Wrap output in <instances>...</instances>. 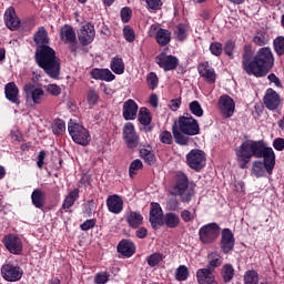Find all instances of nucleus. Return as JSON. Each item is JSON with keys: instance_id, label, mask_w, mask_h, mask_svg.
Segmentation results:
<instances>
[{"instance_id": "f257e3e1", "label": "nucleus", "mask_w": 284, "mask_h": 284, "mask_svg": "<svg viewBox=\"0 0 284 284\" xmlns=\"http://www.w3.org/2000/svg\"><path fill=\"white\" fill-rule=\"evenodd\" d=\"M235 156L242 170L247 168L252 156L263 159V162L255 161L252 166V174L257 179L265 176V170L267 174H272L276 165L274 149L267 146L263 141L246 140L235 149Z\"/></svg>"}, {"instance_id": "f03ea898", "label": "nucleus", "mask_w": 284, "mask_h": 284, "mask_svg": "<svg viewBox=\"0 0 284 284\" xmlns=\"http://www.w3.org/2000/svg\"><path fill=\"white\" fill-rule=\"evenodd\" d=\"M242 65L248 75L253 74V77L258 78L265 77L267 72L274 68V53L268 47H263L260 48L254 55L252 45L245 44L243 48Z\"/></svg>"}, {"instance_id": "7ed1b4c3", "label": "nucleus", "mask_w": 284, "mask_h": 284, "mask_svg": "<svg viewBox=\"0 0 284 284\" xmlns=\"http://www.w3.org/2000/svg\"><path fill=\"white\" fill-rule=\"evenodd\" d=\"M36 63L44 70L51 79H59L61 74V62L57 52L50 45L38 47L36 50Z\"/></svg>"}, {"instance_id": "20e7f679", "label": "nucleus", "mask_w": 284, "mask_h": 284, "mask_svg": "<svg viewBox=\"0 0 284 284\" xmlns=\"http://www.w3.org/2000/svg\"><path fill=\"white\" fill-rule=\"evenodd\" d=\"M23 94L27 105L29 108H34L36 105H41L48 99V93L41 84H33L28 82L23 85Z\"/></svg>"}, {"instance_id": "39448f33", "label": "nucleus", "mask_w": 284, "mask_h": 284, "mask_svg": "<svg viewBox=\"0 0 284 284\" xmlns=\"http://www.w3.org/2000/svg\"><path fill=\"white\" fill-rule=\"evenodd\" d=\"M172 194L175 196H181L183 203H190L192 196H194V191L190 189V181L187 175L184 173H178L175 175V184L173 186Z\"/></svg>"}, {"instance_id": "423d86ee", "label": "nucleus", "mask_w": 284, "mask_h": 284, "mask_svg": "<svg viewBox=\"0 0 284 284\" xmlns=\"http://www.w3.org/2000/svg\"><path fill=\"white\" fill-rule=\"evenodd\" d=\"M69 134L78 145H90V141H92V136H90V131L83 128V125L75 123L70 120L68 125Z\"/></svg>"}, {"instance_id": "0eeeda50", "label": "nucleus", "mask_w": 284, "mask_h": 284, "mask_svg": "<svg viewBox=\"0 0 284 284\" xmlns=\"http://www.w3.org/2000/svg\"><path fill=\"white\" fill-rule=\"evenodd\" d=\"M176 125L178 130H180L182 134H186V136H196V134L201 132L199 122L190 114L180 116Z\"/></svg>"}, {"instance_id": "6e6552de", "label": "nucleus", "mask_w": 284, "mask_h": 284, "mask_svg": "<svg viewBox=\"0 0 284 284\" xmlns=\"http://www.w3.org/2000/svg\"><path fill=\"white\" fill-rule=\"evenodd\" d=\"M220 234H221V226H219V224L216 223L205 224L199 230L200 241L204 245H210L214 243V241L219 239Z\"/></svg>"}, {"instance_id": "1a4fd4ad", "label": "nucleus", "mask_w": 284, "mask_h": 284, "mask_svg": "<svg viewBox=\"0 0 284 284\" xmlns=\"http://www.w3.org/2000/svg\"><path fill=\"white\" fill-rule=\"evenodd\" d=\"M205 162V152L199 149H193L186 154V163L191 170H203Z\"/></svg>"}, {"instance_id": "9d476101", "label": "nucleus", "mask_w": 284, "mask_h": 284, "mask_svg": "<svg viewBox=\"0 0 284 284\" xmlns=\"http://www.w3.org/2000/svg\"><path fill=\"white\" fill-rule=\"evenodd\" d=\"M1 275L4 281H9V283H16V281H21L23 277V270L14 264L8 263L2 265Z\"/></svg>"}, {"instance_id": "9b49d317", "label": "nucleus", "mask_w": 284, "mask_h": 284, "mask_svg": "<svg viewBox=\"0 0 284 284\" xmlns=\"http://www.w3.org/2000/svg\"><path fill=\"white\" fill-rule=\"evenodd\" d=\"M217 108L225 116V119H230L234 116V111L236 110V103L234 102V99H232L230 95L224 94L221 95L217 102Z\"/></svg>"}, {"instance_id": "f8f14e48", "label": "nucleus", "mask_w": 284, "mask_h": 284, "mask_svg": "<svg viewBox=\"0 0 284 284\" xmlns=\"http://www.w3.org/2000/svg\"><path fill=\"white\" fill-rule=\"evenodd\" d=\"M148 33L149 37H155L159 45H168L172 39V33L168 29H161L159 24H152Z\"/></svg>"}, {"instance_id": "ddd939ff", "label": "nucleus", "mask_w": 284, "mask_h": 284, "mask_svg": "<svg viewBox=\"0 0 284 284\" xmlns=\"http://www.w3.org/2000/svg\"><path fill=\"white\" fill-rule=\"evenodd\" d=\"M4 247L10 254L19 255L23 252V241L14 234H9L3 237Z\"/></svg>"}, {"instance_id": "4468645a", "label": "nucleus", "mask_w": 284, "mask_h": 284, "mask_svg": "<svg viewBox=\"0 0 284 284\" xmlns=\"http://www.w3.org/2000/svg\"><path fill=\"white\" fill-rule=\"evenodd\" d=\"M163 209H161V204L152 202L149 215L151 227H153V230L161 227L163 225Z\"/></svg>"}, {"instance_id": "2eb2a0df", "label": "nucleus", "mask_w": 284, "mask_h": 284, "mask_svg": "<svg viewBox=\"0 0 284 284\" xmlns=\"http://www.w3.org/2000/svg\"><path fill=\"white\" fill-rule=\"evenodd\" d=\"M97 32L94 31V26L92 23L83 24L78 31V39L82 45H90L94 41Z\"/></svg>"}, {"instance_id": "dca6fc26", "label": "nucleus", "mask_w": 284, "mask_h": 284, "mask_svg": "<svg viewBox=\"0 0 284 284\" xmlns=\"http://www.w3.org/2000/svg\"><path fill=\"white\" fill-rule=\"evenodd\" d=\"M123 138L128 148L134 149L139 146V135L132 122H128L123 126Z\"/></svg>"}, {"instance_id": "f3484780", "label": "nucleus", "mask_w": 284, "mask_h": 284, "mask_svg": "<svg viewBox=\"0 0 284 284\" xmlns=\"http://www.w3.org/2000/svg\"><path fill=\"white\" fill-rule=\"evenodd\" d=\"M155 62L158 65L162 68L165 72H170V70H176V65H179V59L173 55H168L165 53H161L155 58Z\"/></svg>"}, {"instance_id": "a211bd4d", "label": "nucleus", "mask_w": 284, "mask_h": 284, "mask_svg": "<svg viewBox=\"0 0 284 284\" xmlns=\"http://www.w3.org/2000/svg\"><path fill=\"white\" fill-rule=\"evenodd\" d=\"M139 114V104L132 99L126 100L123 103L122 116L125 121H134Z\"/></svg>"}, {"instance_id": "6ab92c4d", "label": "nucleus", "mask_w": 284, "mask_h": 284, "mask_svg": "<svg viewBox=\"0 0 284 284\" xmlns=\"http://www.w3.org/2000/svg\"><path fill=\"white\" fill-rule=\"evenodd\" d=\"M263 101L267 110H276L281 105V95L274 89H267Z\"/></svg>"}, {"instance_id": "aec40b11", "label": "nucleus", "mask_w": 284, "mask_h": 284, "mask_svg": "<svg viewBox=\"0 0 284 284\" xmlns=\"http://www.w3.org/2000/svg\"><path fill=\"white\" fill-rule=\"evenodd\" d=\"M199 74L206 83H216V71L210 67V63L203 62L197 67Z\"/></svg>"}, {"instance_id": "412c9836", "label": "nucleus", "mask_w": 284, "mask_h": 284, "mask_svg": "<svg viewBox=\"0 0 284 284\" xmlns=\"http://www.w3.org/2000/svg\"><path fill=\"white\" fill-rule=\"evenodd\" d=\"M4 23L9 30H17L21 26V20H19L12 7L8 8L4 12Z\"/></svg>"}, {"instance_id": "4be33fe9", "label": "nucleus", "mask_w": 284, "mask_h": 284, "mask_svg": "<svg viewBox=\"0 0 284 284\" xmlns=\"http://www.w3.org/2000/svg\"><path fill=\"white\" fill-rule=\"evenodd\" d=\"M106 207L112 214H121L123 212V199L119 195H110L106 199Z\"/></svg>"}, {"instance_id": "5701e85b", "label": "nucleus", "mask_w": 284, "mask_h": 284, "mask_svg": "<svg viewBox=\"0 0 284 284\" xmlns=\"http://www.w3.org/2000/svg\"><path fill=\"white\" fill-rule=\"evenodd\" d=\"M221 247L225 254L234 250V234L230 229L222 231Z\"/></svg>"}, {"instance_id": "b1692460", "label": "nucleus", "mask_w": 284, "mask_h": 284, "mask_svg": "<svg viewBox=\"0 0 284 284\" xmlns=\"http://www.w3.org/2000/svg\"><path fill=\"white\" fill-rule=\"evenodd\" d=\"M196 281L199 284H219L214 277V273L210 268L197 270Z\"/></svg>"}, {"instance_id": "393cba45", "label": "nucleus", "mask_w": 284, "mask_h": 284, "mask_svg": "<svg viewBox=\"0 0 284 284\" xmlns=\"http://www.w3.org/2000/svg\"><path fill=\"white\" fill-rule=\"evenodd\" d=\"M91 77L98 81H106V83L116 79V75H114L110 69H93L91 71Z\"/></svg>"}, {"instance_id": "a878e982", "label": "nucleus", "mask_w": 284, "mask_h": 284, "mask_svg": "<svg viewBox=\"0 0 284 284\" xmlns=\"http://www.w3.org/2000/svg\"><path fill=\"white\" fill-rule=\"evenodd\" d=\"M4 94L8 101L11 103H16L19 105L21 102L19 101V87L14 82H9L4 87Z\"/></svg>"}, {"instance_id": "bb28decb", "label": "nucleus", "mask_w": 284, "mask_h": 284, "mask_svg": "<svg viewBox=\"0 0 284 284\" xmlns=\"http://www.w3.org/2000/svg\"><path fill=\"white\" fill-rule=\"evenodd\" d=\"M118 252L122 254V256L130 258V256H133L134 252H136V246H134V243L123 240L118 245Z\"/></svg>"}, {"instance_id": "cd10ccee", "label": "nucleus", "mask_w": 284, "mask_h": 284, "mask_svg": "<svg viewBox=\"0 0 284 284\" xmlns=\"http://www.w3.org/2000/svg\"><path fill=\"white\" fill-rule=\"evenodd\" d=\"M61 41L64 43H74L77 41V33L70 26H64L60 31Z\"/></svg>"}, {"instance_id": "c85d7f7f", "label": "nucleus", "mask_w": 284, "mask_h": 284, "mask_svg": "<svg viewBox=\"0 0 284 284\" xmlns=\"http://www.w3.org/2000/svg\"><path fill=\"white\" fill-rule=\"evenodd\" d=\"M31 201L34 207L42 210L43 205H45V192L36 189L31 194Z\"/></svg>"}, {"instance_id": "c756f323", "label": "nucleus", "mask_w": 284, "mask_h": 284, "mask_svg": "<svg viewBox=\"0 0 284 284\" xmlns=\"http://www.w3.org/2000/svg\"><path fill=\"white\" fill-rule=\"evenodd\" d=\"M34 43L38 48H43V45H48L50 43V39L48 38V31L45 28L41 27L33 37Z\"/></svg>"}, {"instance_id": "7c9ffc66", "label": "nucleus", "mask_w": 284, "mask_h": 284, "mask_svg": "<svg viewBox=\"0 0 284 284\" xmlns=\"http://www.w3.org/2000/svg\"><path fill=\"white\" fill-rule=\"evenodd\" d=\"M163 225L166 227H170L171 230H174V227H179V223H181V219L176 213H166L163 219Z\"/></svg>"}, {"instance_id": "2f4dec72", "label": "nucleus", "mask_w": 284, "mask_h": 284, "mask_svg": "<svg viewBox=\"0 0 284 284\" xmlns=\"http://www.w3.org/2000/svg\"><path fill=\"white\" fill-rule=\"evenodd\" d=\"M110 68L114 74H123V72H125V63L123 62V59L119 57H114L111 60Z\"/></svg>"}, {"instance_id": "473e14b6", "label": "nucleus", "mask_w": 284, "mask_h": 284, "mask_svg": "<svg viewBox=\"0 0 284 284\" xmlns=\"http://www.w3.org/2000/svg\"><path fill=\"white\" fill-rule=\"evenodd\" d=\"M138 121L141 125H150L152 123V113L148 110V108H140L138 114Z\"/></svg>"}, {"instance_id": "72a5a7b5", "label": "nucleus", "mask_w": 284, "mask_h": 284, "mask_svg": "<svg viewBox=\"0 0 284 284\" xmlns=\"http://www.w3.org/2000/svg\"><path fill=\"white\" fill-rule=\"evenodd\" d=\"M77 199H79V189H74L65 196L62 204L63 210H70L77 202Z\"/></svg>"}, {"instance_id": "f704fd0d", "label": "nucleus", "mask_w": 284, "mask_h": 284, "mask_svg": "<svg viewBox=\"0 0 284 284\" xmlns=\"http://www.w3.org/2000/svg\"><path fill=\"white\" fill-rule=\"evenodd\" d=\"M253 43L260 47L267 45L270 43V34L266 31H257L253 37Z\"/></svg>"}, {"instance_id": "c9c22d12", "label": "nucleus", "mask_w": 284, "mask_h": 284, "mask_svg": "<svg viewBox=\"0 0 284 284\" xmlns=\"http://www.w3.org/2000/svg\"><path fill=\"white\" fill-rule=\"evenodd\" d=\"M126 221L130 225V227H139L140 225H143V215H141L140 213L136 212H131L128 217Z\"/></svg>"}, {"instance_id": "e433bc0d", "label": "nucleus", "mask_w": 284, "mask_h": 284, "mask_svg": "<svg viewBox=\"0 0 284 284\" xmlns=\"http://www.w3.org/2000/svg\"><path fill=\"white\" fill-rule=\"evenodd\" d=\"M140 156L148 163V165H154L156 163V156L154 155V152H152V149H141Z\"/></svg>"}, {"instance_id": "4c0bfd02", "label": "nucleus", "mask_w": 284, "mask_h": 284, "mask_svg": "<svg viewBox=\"0 0 284 284\" xmlns=\"http://www.w3.org/2000/svg\"><path fill=\"white\" fill-rule=\"evenodd\" d=\"M173 139L178 145H187V143H190V138L175 128H173Z\"/></svg>"}, {"instance_id": "58836bf2", "label": "nucleus", "mask_w": 284, "mask_h": 284, "mask_svg": "<svg viewBox=\"0 0 284 284\" xmlns=\"http://www.w3.org/2000/svg\"><path fill=\"white\" fill-rule=\"evenodd\" d=\"M221 263H223V260L221 258V255H219L217 253H211L209 255V265H207V270H210L211 272L213 270H216V267H219L221 265Z\"/></svg>"}, {"instance_id": "ea45409f", "label": "nucleus", "mask_w": 284, "mask_h": 284, "mask_svg": "<svg viewBox=\"0 0 284 284\" xmlns=\"http://www.w3.org/2000/svg\"><path fill=\"white\" fill-rule=\"evenodd\" d=\"M189 28L186 24H179L174 30V36L178 41H185L187 39Z\"/></svg>"}, {"instance_id": "a19ab883", "label": "nucleus", "mask_w": 284, "mask_h": 284, "mask_svg": "<svg viewBox=\"0 0 284 284\" xmlns=\"http://www.w3.org/2000/svg\"><path fill=\"white\" fill-rule=\"evenodd\" d=\"M190 277V268L185 265H180L175 271V281H187Z\"/></svg>"}, {"instance_id": "79ce46f5", "label": "nucleus", "mask_w": 284, "mask_h": 284, "mask_svg": "<svg viewBox=\"0 0 284 284\" xmlns=\"http://www.w3.org/2000/svg\"><path fill=\"white\" fill-rule=\"evenodd\" d=\"M139 170H143V162L139 159H135L131 162L129 166V176L134 179L136 176Z\"/></svg>"}, {"instance_id": "37998d69", "label": "nucleus", "mask_w": 284, "mask_h": 284, "mask_svg": "<svg viewBox=\"0 0 284 284\" xmlns=\"http://www.w3.org/2000/svg\"><path fill=\"white\" fill-rule=\"evenodd\" d=\"M222 278L224 283H230L234 278V266L225 264L222 268Z\"/></svg>"}, {"instance_id": "c03bdc74", "label": "nucleus", "mask_w": 284, "mask_h": 284, "mask_svg": "<svg viewBox=\"0 0 284 284\" xmlns=\"http://www.w3.org/2000/svg\"><path fill=\"white\" fill-rule=\"evenodd\" d=\"M51 128L53 134H63V132H65V122L60 119L54 120Z\"/></svg>"}, {"instance_id": "a18cd8bd", "label": "nucleus", "mask_w": 284, "mask_h": 284, "mask_svg": "<svg viewBox=\"0 0 284 284\" xmlns=\"http://www.w3.org/2000/svg\"><path fill=\"white\" fill-rule=\"evenodd\" d=\"M244 284H258V273L256 271H247L244 275Z\"/></svg>"}, {"instance_id": "49530a36", "label": "nucleus", "mask_w": 284, "mask_h": 284, "mask_svg": "<svg viewBox=\"0 0 284 284\" xmlns=\"http://www.w3.org/2000/svg\"><path fill=\"white\" fill-rule=\"evenodd\" d=\"M274 50L278 57L284 54V37H277L274 42Z\"/></svg>"}, {"instance_id": "de8ad7c7", "label": "nucleus", "mask_w": 284, "mask_h": 284, "mask_svg": "<svg viewBox=\"0 0 284 284\" xmlns=\"http://www.w3.org/2000/svg\"><path fill=\"white\" fill-rule=\"evenodd\" d=\"M163 261V255L160 253H153L148 257V264L150 267H156Z\"/></svg>"}, {"instance_id": "09e8293b", "label": "nucleus", "mask_w": 284, "mask_h": 284, "mask_svg": "<svg viewBox=\"0 0 284 284\" xmlns=\"http://www.w3.org/2000/svg\"><path fill=\"white\" fill-rule=\"evenodd\" d=\"M189 108L194 116H203V108L199 101H193L189 104Z\"/></svg>"}, {"instance_id": "8fccbe9b", "label": "nucleus", "mask_w": 284, "mask_h": 284, "mask_svg": "<svg viewBox=\"0 0 284 284\" xmlns=\"http://www.w3.org/2000/svg\"><path fill=\"white\" fill-rule=\"evenodd\" d=\"M146 83L151 90H155V88L159 87V77H156V73H149L146 77Z\"/></svg>"}, {"instance_id": "3c124183", "label": "nucleus", "mask_w": 284, "mask_h": 284, "mask_svg": "<svg viewBox=\"0 0 284 284\" xmlns=\"http://www.w3.org/2000/svg\"><path fill=\"white\" fill-rule=\"evenodd\" d=\"M123 37L129 43L134 42V39L136 38L134 30L130 26H125L123 28Z\"/></svg>"}, {"instance_id": "603ef678", "label": "nucleus", "mask_w": 284, "mask_h": 284, "mask_svg": "<svg viewBox=\"0 0 284 284\" xmlns=\"http://www.w3.org/2000/svg\"><path fill=\"white\" fill-rule=\"evenodd\" d=\"M159 139L164 145H172V133L170 131H161Z\"/></svg>"}, {"instance_id": "864d4df0", "label": "nucleus", "mask_w": 284, "mask_h": 284, "mask_svg": "<svg viewBox=\"0 0 284 284\" xmlns=\"http://www.w3.org/2000/svg\"><path fill=\"white\" fill-rule=\"evenodd\" d=\"M210 51L212 54H214V57H221V54H223V44L213 42L210 45Z\"/></svg>"}, {"instance_id": "5fc2aeb1", "label": "nucleus", "mask_w": 284, "mask_h": 284, "mask_svg": "<svg viewBox=\"0 0 284 284\" xmlns=\"http://www.w3.org/2000/svg\"><path fill=\"white\" fill-rule=\"evenodd\" d=\"M234 48H236V44L232 40L226 41L224 45V52L231 59L234 57Z\"/></svg>"}, {"instance_id": "6e6d98bb", "label": "nucleus", "mask_w": 284, "mask_h": 284, "mask_svg": "<svg viewBox=\"0 0 284 284\" xmlns=\"http://www.w3.org/2000/svg\"><path fill=\"white\" fill-rule=\"evenodd\" d=\"M108 281H110V274H108L106 272L98 273L94 277L95 284H105L108 283Z\"/></svg>"}, {"instance_id": "4d7b16f0", "label": "nucleus", "mask_w": 284, "mask_h": 284, "mask_svg": "<svg viewBox=\"0 0 284 284\" xmlns=\"http://www.w3.org/2000/svg\"><path fill=\"white\" fill-rule=\"evenodd\" d=\"M89 105H97L99 103V93L95 90H90L88 93Z\"/></svg>"}, {"instance_id": "13d9d810", "label": "nucleus", "mask_w": 284, "mask_h": 284, "mask_svg": "<svg viewBox=\"0 0 284 284\" xmlns=\"http://www.w3.org/2000/svg\"><path fill=\"white\" fill-rule=\"evenodd\" d=\"M132 19V10L128 7L122 8L121 10V20L123 23H128Z\"/></svg>"}, {"instance_id": "bf43d9fd", "label": "nucleus", "mask_w": 284, "mask_h": 284, "mask_svg": "<svg viewBox=\"0 0 284 284\" xmlns=\"http://www.w3.org/2000/svg\"><path fill=\"white\" fill-rule=\"evenodd\" d=\"M47 92H49V94H52L53 97H59V94H61V87L57 84H49L47 87Z\"/></svg>"}, {"instance_id": "052dcab7", "label": "nucleus", "mask_w": 284, "mask_h": 284, "mask_svg": "<svg viewBox=\"0 0 284 284\" xmlns=\"http://www.w3.org/2000/svg\"><path fill=\"white\" fill-rule=\"evenodd\" d=\"M194 217H195L194 213L187 210H183L181 212V219L182 221H184V223H190V221H194Z\"/></svg>"}, {"instance_id": "680f3d73", "label": "nucleus", "mask_w": 284, "mask_h": 284, "mask_svg": "<svg viewBox=\"0 0 284 284\" xmlns=\"http://www.w3.org/2000/svg\"><path fill=\"white\" fill-rule=\"evenodd\" d=\"M146 4L150 10H161L163 2L161 0H146Z\"/></svg>"}, {"instance_id": "e2e57ef3", "label": "nucleus", "mask_w": 284, "mask_h": 284, "mask_svg": "<svg viewBox=\"0 0 284 284\" xmlns=\"http://www.w3.org/2000/svg\"><path fill=\"white\" fill-rule=\"evenodd\" d=\"M273 148L277 152H283L284 151V139L283 138H277L273 141Z\"/></svg>"}, {"instance_id": "0e129e2a", "label": "nucleus", "mask_w": 284, "mask_h": 284, "mask_svg": "<svg viewBox=\"0 0 284 284\" xmlns=\"http://www.w3.org/2000/svg\"><path fill=\"white\" fill-rule=\"evenodd\" d=\"M97 225V221L94 220H87L84 223L80 225L83 232H88V230H92Z\"/></svg>"}, {"instance_id": "69168bd1", "label": "nucleus", "mask_w": 284, "mask_h": 284, "mask_svg": "<svg viewBox=\"0 0 284 284\" xmlns=\"http://www.w3.org/2000/svg\"><path fill=\"white\" fill-rule=\"evenodd\" d=\"M149 103L152 105V108H159V97L156 94H151L149 98Z\"/></svg>"}, {"instance_id": "338daca9", "label": "nucleus", "mask_w": 284, "mask_h": 284, "mask_svg": "<svg viewBox=\"0 0 284 284\" xmlns=\"http://www.w3.org/2000/svg\"><path fill=\"white\" fill-rule=\"evenodd\" d=\"M135 234L138 239H145L148 236V229L142 226L135 232Z\"/></svg>"}, {"instance_id": "774afa93", "label": "nucleus", "mask_w": 284, "mask_h": 284, "mask_svg": "<svg viewBox=\"0 0 284 284\" xmlns=\"http://www.w3.org/2000/svg\"><path fill=\"white\" fill-rule=\"evenodd\" d=\"M170 108L173 112H176V110L181 108V100H172L170 103Z\"/></svg>"}]
</instances>
